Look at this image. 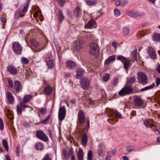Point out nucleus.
<instances>
[{"label":"nucleus","instance_id":"nucleus-59","mask_svg":"<svg viewBox=\"0 0 160 160\" xmlns=\"http://www.w3.org/2000/svg\"><path fill=\"white\" fill-rule=\"evenodd\" d=\"M156 70L158 73H160V64L157 65Z\"/></svg>","mask_w":160,"mask_h":160},{"label":"nucleus","instance_id":"nucleus-29","mask_svg":"<svg viewBox=\"0 0 160 160\" xmlns=\"http://www.w3.org/2000/svg\"><path fill=\"white\" fill-rule=\"evenodd\" d=\"M127 14L132 17H137L138 15V13L135 12L128 11L127 12Z\"/></svg>","mask_w":160,"mask_h":160},{"label":"nucleus","instance_id":"nucleus-35","mask_svg":"<svg viewBox=\"0 0 160 160\" xmlns=\"http://www.w3.org/2000/svg\"><path fill=\"white\" fill-rule=\"evenodd\" d=\"M58 18L59 19V21L60 22H62V20H63L64 18V16L63 15V14L62 13V12L61 11V10H60L58 11Z\"/></svg>","mask_w":160,"mask_h":160},{"label":"nucleus","instance_id":"nucleus-62","mask_svg":"<svg viewBox=\"0 0 160 160\" xmlns=\"http://www.w3.org/2000/svg\"><path fill=\"white\" fill-rule=\"evenodd\" d=\"M116 150H112L111 151V153L112 155V156H113L116 153Z\"/></svg>","mask_w":160,"mask_h":160},{"label":"nucleus","instance_id":"nucleus-40","mask_svg":"<svg viewBox=\"0 0 160 160\" xmlns=\"http://www.w3.org/2000/svg\"><path fill=\"white\" fill-rule=\"evenodd\" d=\"M135 78L134 77H131L128 79L127 82L129 84H132L135 82Z\"/></svg>","mask_w":160,"mask_h":160},{"label":"nucleus","instance_id":"nucleus-60","mask_svg":"<svg viewBox=\"0 0 160 160\" xmlns=\"http://www.w3.org/2000/svg\"><path fill=\"white\" fill-rule=\"evenodd\" d=\"M1 21L3 23H6V19L5 18L1 17Z\"/></svg>","mask_w":160,"mask_h":160},{"label":"nucleus","instance_id":"nucleus-52","mask_svg":"<svg viewBox=\"0 0 160 160\" xmlns=\"http://www.w3.org/2000/svg\"><path fill=\"white\" fill-rule=\"evenodd\" d=\"M121 6H124L127 4V2L126 0H120Z\"/></svg>","mask_w":160,"mask_h":160},{"label":"nucleus","instance_id":"nucleus-42","mask_svg":"<svg viewBox=\"0 0 160 160\" xmlns=\"http://www.w3.org/2000/svg\"><path fill=\"white\" fill-rule=\"evenodd\" d=\"M39 111L42 114H44L47 112L46 108H41L39 109Z\"/></svg>","mask_w":160,"mask_h":160},{"label":"nucleus","instance_id":"nucleus-15","mask_svg":"<svg viewBox=\"0 0 160 160\" xmlns=\"http://www.w3.org/2000/svg\"><path fill=\"white\" fill-rule=\"evenodd\" d=\"M103 145L102 144H100L98 146V149L97 152L98 155L100 157H103L104 156V153L103 151Z\"/></svg>","mask_w":160,"mask_h":160},{"label":"nucleus","instance_id":"nucleus-21","mask_svg":"<svg viewBox=\"0 0 160 160\" xmlns=\"http://www.w3.org/2000/svg\"><path fill=\"white\" fill-rule=\"evenodd\" d=\"M74 14L77 17L81 15V11L79 7L77 6L75 8L74 10Z\"/></svg>","mask_w":160,"mask_h":160},{"label":"nucleus","instance_id":"nucleus-54","mask_svg":"<svg viewBox=\"0 0 160 160\" xmlns=\"http://www.w3.org/2000/svg\"><path fill=\"white\" fill-rule=\"evenodd\" d=\"M8 83L9 86L11 88H13V82L10 79L8 80Z\"/></svg>","mask_w":160,"mask_h":160},{"label":"nucleus","instance_id":"nucleus-18","mask_svg":"<svg viewBox=\"0 0 160 160\" xmlns=\"http://www.w3.org/2000/svg\"><path fill=\"white\" fill-rule=\"evenodd\" d=\"M67 67L70 69H73L76 66V64L73 61H69L66 62Z\"/></svg>","mask_w":160,"mask_h":160},{"label":"nucleus","instance_id":"nucleus-3","mask_svg":"<svg viewBox=\"0 0 160 160\" xmlns=\"http://www.w3.org/2000/svg\"><path fill=\"white\" fill-rule=\"evenodd\" d=\"M12 46V49L15 53L19 55L21 53L22 47L18 42H13Z\"/></svg>","mask_w":160,"mask_h":160},{"label":"nucleus","instance_id":"nucleus-63","mask_svg":"<svg viewBox=\"0 0 160 160\" xmlns=\"http://www.w3.org/2000/svg\"><path fill=\"white\" fill-rule=\"evenodd\" d=\"M70 102L72 104H74L75 102V100L74 99H72L70 100Z\"/></svg>","mask_w":160,"mask_h":160},{"label":"nucleus","instance_id":"nucleus-43","mask_svg":"<svg viewBox=\"0 0 160 160\" xmlns=\"http://www.w3.org/2000/svg\"><path fill=\"white\" fill-rule=\"evenodd\" d=\"M110 78L109 74L108 73H106L103 77V80L105 82L107 81Z\"/></svg>","mask_w":160,"mask_h":160},{"label":"nucleus","instance_id":"nucleus-56","mask_svg":"<svg viewBox=\"0 0 160 160\" xmlns=\"http://www.w3.org/2000/svg\"><path fill=\"white\" fill-rule=\"evenodd\" d=\"M118 45V43L116 42H112V45L114 47L115 49H116Z\"/></svg>","mask_w":160,"mask_h":160},{"label":"nucleus","instance_id":"nucleus-30","mask_svg":"<svg viewBox=\"0 0 160 160\" xmlns=\"http://www.w3.org/2000/svg\"><path fill=\"white\" fill-rule=\"evenodd\" d=\"M125 150L128 152H131L135 150V148L132 146H129L125 148Z\"/></svg>","mask_w":160,"mask_h":160},{"label":"nucleus","instance_id":"nucleus-7","mask_svg":"<svg viewBox=\"0 0 160 160\" xmlns=\"http://www.w3.org/2000/svg\"><path fill=\"white\" fill-rule=\"evenodd\" d=\"M81 87L85 90L87 89L90 85V82L88 79L86 78H83L81 81Z\"/></svg>","mask_w":160,"mask_h":160},{"label":"nucleus","instance_id":"nucleus-22","mask_svg":"<svg viewBox=\"0 0 160 160\" xmlns=\"http://www.w3.org/2000/svg\"><path fill=\"white\" fill-rule=\"evenodd\" d=\"M88 139L87 137V135L86 133H83L82 137V144L83 146H85L86 145Z\"/></svg>","mask_w":160,"mask_h":160},{"label":"nucleus","instance_id":"nucleus-39","mask_svg":"<svg viewBox=\"0 0 160 160\" xmlns=\"http://www.w3.org/2000/svg\"><path fill=\"white\" fill-rule=\"evenodd\" d=\"M112 112L115 115L116 117H118L120 118H122V116L121 114L117 110H113Z\"/></svg>","mask_w":160,"mask_h":160},{"label":"nucleus","instance_id":"nucleus-14","mask_svg":"<svg viewBox=\"0 0 160 160\" xmlns=\"http://www.w3.org/2000/svg\"><path fill=\"white\" fill-rule=\"evenodd\" d=\"M148 53L152 58L155 59L156 58L155 52L153 48L150 46L148 47Z\"/></svg>","mask_w":160,"mask_h":160},{"label":"nucleus","instance_id":"nucleus-5","mask_svg":"<svg viewBox=\"0 0 160 160\" xmlns=\"http://www.w3.org/2000/svg\"><path fill=\"white\" fill-rule=\"evenodd\" d=\"M132 89L129 86L125 87L122 88L119 92L118 94L121 96H123L126 95L132 92Z\"/></svg>","mask_w":160,"mask_h":160},{"label":"nucleus","instance_id":"nucleus-25","mask_svg":"<svg viewBox=\"0 0 160 160\" xmlns=\"http://www.w3.org/2000/svg\"><path fill=\"white\" fill-rule=\"evenodd\" d=\"M95 22L93 19L90 20L87 23V25L85 26L87 28H89L92 27L94 24Z\"/></svg>","mask_w":160,"mask_h":160},{"label":"nucleus","instance_id":"nucleus-41","mask_svg":"<svg viewBox=\"0 0 160 160\" xmlns=\"http://www.w3.org/2000/svg\"><path fill=\"white\" fill-rule=\"evenodd\" d=\"M21 62L22 63L24 64H27L29 63L28 60L24 57L21 58Z\"/></svg>","mask_w":160,"mask_h":160},{"label":"nucleus","instance_id":"nucleus-28","mask_svg":"<svg viewBox=\"0 0 160 160\" xmlns=\"http://www.w3.org/2000/svg\"><path fill=\"white\" fill-rule=\"evenodd\" d=\"M78 160H82L83 157V150L81 149H79L78 154Z\"/></svg>","mask_w":160,"mask_h":160},{"label":"nucleus","instance_id":"nucleus-49","mask_svg":"<svg viewBox=\"0 0 160 160\" xmlns=\"http://www.w3.org/2000/svg\"><path fill=\"white\" fill-rule=\"evenodd\" d=\"M24 102H20L19 103V106L21 107L22 108H25L28 107V106H27Z\"/></svg>","mask_w":160,"mask_h":160},{"label":"nucleus","instance_id":"nucleus-33","mask_svg":"<svg viewBox=\"0 0 160 160\" xmlns=\"http://www.w3.org/2000/svg\"><path fill=\"white\" fill-rule=\"evenodd\" d=\"M86 2L87 4L88 5L92 6L96 5L97 2V1L96 0H94L93 1L89 0L86 1Z\"/></svg>","mask_w":160,"mask_h":160},{"label":"nucleus","instance_id":"nucleus-6","mask_svg":"<svg viewBox=\"0 0 160 160\" xmlns=\"http://www.w3.org/2000/svg\"><path fill=\"white\" fill-rule=\"evenodd\" d=\"M66 110L64 107H60L58 112V119L60 121H62L65 118Z\"/></svg>","mask_w":160,"mask_h":160},{"label":"nucleus","instance_id":"nucleus-24","mask_svg":"<svg viewBox=\"0 0 160 160\" xmlns=\"http://www.w3.org/2000/svg\"><path fill=\"white\" fill-rule=\"evenodd\" d=\"M32 95H31L28 94L25 95L23 98V102L25 103L28 102L32 98Z\"/></svg>","mask_w":160,"mask_h":160},{"label":"nucleus","instance_id":"nucleus-27","mask_svg":"<svg viewBox=\"0 0 160 160\" xmlns=\"http://www.w3.org/2000/svg\"><path fill=\"white\" fill-rule=\"evenodd\" d=\"M153 40L155 41H160V34L155 33L153 36Z\"/></svg>","mask_w":160,"mask_h":160},{"label":"nucleus","instance_id":"nucleus-16","mask_svg":"<svg viewBox=\"0 0 160 160\" xmlns=\"http://www.w3.org/2000/svg\"><path fill=\"white\" fill-rule=\"evenodd\" d=\"M7 70L12 75H15L17 73L16 69L12 66H9L7 68Z\"/></svg>","mask_w":160,"mask_h":160},{"label":"nucleus","instance_id":"nucleus-20","mask_svg":"<svg viewBox=\"0 0 160 160\" xmlns=\"http://www.w3.org/2000/svg\"><path fill=\"white\" fill-rule=\"evenodd\" d=\"M84 72V71L82 68H78L77 70L76 78H79L81 76L83 75Z\"/></svg>","mask_w":160,"mask_h":160},{"label":"nucleus","instance_id":"nucleus-45","mask_svg":"<svg viewBox=\"0 0 160 160\" xmlns=\"http://www.w3.org/2000/svg\"><path fill=\"white\" fill-rule=\"evenodd\" d=\"M21 108V107L19 106V105H18L17 106V113L18 114L20 115H21L22 113Z\"/></svg>","mask_w":160,"mask_h":160},{"label":"nucleus","instance_id":"nucleus-8","mask_svg":"<svg viewBox=\"0 0 160 160\" xmlns=\"http://www.w3.org/2000/svg\"><path fill=\"white\" fill-rule=\"evenodd\" d=\"M36 134L37 137L40 139L46 142H48V137L42 131H38L37 132Z\"/></svg>","mask_w":160,"mask_h":160},{"label":"nucleus","instance_id":"nucleus-13","mask_svg":"<svg viewBox=\"0 0 160 160\" xmlns=\"http://www.w3.org/2000/svg\"><path fill=\"white\" fill-rule=\"evenodd\" d=\"M22 86L20 82L18 81L14 82V89L15 92L16 93H18L22 91Z\"/></svg>","mask_w":160,"mask_h":160},{"label":"nucleus","instance_id":"nucleus-4","mask_svg":"<svg viewBox=\"0 0 160 160\" xmlns=\"http://www.w3.org/2000/svg\"><path fill=\"white\" fill-rule=\"evenodd\" d=\"M89 53L92 55H95L99 52L98 44L96 43H92L90 45Z\"/></svg>","mask_w":160,"mask_h":160},{"label":"nucleus","instance_id":"nucleus-1","mask_svg":"<svg viewBox=\"0 0 160 160\" xmlns=\"http://www.w3.org/2000/svg\"><path fill=\"white\" fill-rule=\"evenodd\" d=\"M28 10V5L24 6L22 8H19L18 9L14 14L15 18L18 19L20 17L23 16Z\"/></svg>","mask_w":160,"mask_h":160},{"label":"nucleus","instance_id":"nucleus-44","mask_svg":"<svg viewBox=\"0 0 160 160\" xmlns=\"http://www.w3.org/2000/svg\"><path fill=\"white\" fill-rule=\"evenodd\" d=\"M137 50L135 49L132 52V56L135 59H137Z\"/></svg>","mask_w":160,"mask_h":160},{"label":"nucleus","instance_id":"nucleus-51","mask_svg":"<svg viewBox=\"0 0 160 160\" xmlns=\"http://www.w3.org/2000/svg\"><path fill=\"white\" fill-rule=\"evenodd\" d=\"M42 160H52L49 157V155L48 154H46L43 157Z\"/></svg>","mask_w":160,"mask_h":160},{"label":"nucleus","instance_id":"nucleus-12","mask_svg":"<svg viewBox=\"0 0 160 160\" xmlns=\"http://www.w3.org/2000/svg\"><path fill=\"white\" fill-rule=\"evenodd\" d=\"M135 106L140 107L143 103V101L141 98L136 96L133 100Z\"/></svg>","mask_w":160,"mask_h":160},{"label":"nucleus","instance_id":"nucleus-50","mask_svg":"<svg viewBox=\"0 0 160 160\" xmlns=\"http://www.w3.org/2000/svg\"><path fill=\"white\" fill-rule=\"evenodd\" d=\"M41 11L40 10H37L33 14V16L35 18L37 17L38 16L39 13H41Z\"/></svg>","mask_w":160,"mask_h":160},{"label":"nucleus","instance_id":"nucleus-48","mask_svg":"<svg viewBox=\"0 0 160 160\" xmlns=\"http://www.w3.org/2000/svg\"><path fill=\"white\" fill-rule=\"evenodd\" d=\"M4 128V124L2 119L0 118V130L2 131Z\"/></svg>","mask_w":160,"mask_h":160},{"label":"nucleus","instance_id":"nucleus-17","mask_svg":"<svg viewBox=\"0 0 160 160\" xmlns=\"http://www.w3.org/2000/svg\"><path fill=\"white\" fill-rule=\"evenodd\" d=\"M7 98L8 103L9 104H12L14 102V97L9 92H7Z\"/></svg>","mask_w":160,"mask_h":160},{"label":"nucleus","instance_id":"nucleus-34","mask_svg":"<svg viewBox=\"0 0 160 160\" xmlns=\"http://www.w3.org/2000/svg\"><path fill=\"white\" fill-rule=\"evenodd\" d=\"M43 147V145L40 142H38L35 145V148L37 150H41L42 149Z\"/></svg>","mask_w":160,"mask_h":160},{"label":"nucleus","instance_id":"nucleus-47","mask_svg":"<svg viewBox=\"0 0 160 160\" xmlns=\"http://www.w3.org/2000/svg\"><path fill=\"white\" fill-rule=\"evenodd\" d=\"M117 59L118 60H120L122 62H123L126 58L122 56H118L117 57Z\"/></svg>","mask_w":160,"mask_h":160},{"label":"nucleus","instance_id":"nucleus-38","mask_svg":"<svg viewBox=\"0 0 160 160\" xmlns=\"http://www.w3.org/2000/svg\"><path fill=\"white\" fill-rule=\"evenodd\" d=\"M88 160H92V152L91 150H89L87 155Z\"/></svg>","mask_w":160,"mask_h":160},{"label":"nucleus","instance_id":"nucleus-10","mask_svg":"<svg viewBox=\"0 0 160 160\" xmlns=\"http://www.w3.org/2000/svg\"><path fill=\"white\" fill-rule=\"evenodd\" d=\"M78 120L80 124H83L85 121V117L83 112L80 110L78 113Z\"/></svg>","mask_w":160,"mask_h":160},{"label":"nucleus","instance_id":"nucleus-37","mask_svg":"<svg viewBox=\"0 0 160 160\" xmlns=\"http://www.w3.org/2000/svg\"><path fill=\"white\" fill-rule=\"evenodd\" d=\"M31 44L32 48L34 47L35 48H37L39 46V44L38 42L35 40H32L31 42Z\"/></svg>","mask_w":160,"mask_h":160},{"label":"nucleus","instance_id":"nucleus-31","mask_svg":"<svg viewBox=\"0 0 160 160\" xmlns=\"http://www.w3.org/2000/svg\"><path fill=\"white\" fill-rule=\"evenodd\" d=\"M2 143L3 146L7 152L8 151V147L7 141L3 139L2 141Z\"/></svg>","mask_w":160,"mask_h":160},{"label":"nucleus","instance_id":"nucleus-53","mask_svg":"<svg viewBox=\"0 0 160 160\" xmlns=\"http://www.w3.org/2000/svg\"><path fill=\"white\" fill-rule=\"evenodd\" d=\"M114 11L115 15L116 17L119 16L120 15V12L119 10L118 9H115L114 10Z\"/></svg>","mask_w":160,"mask_h":160},{"label":"nucleus","instance_id":"nucleus-23","mask_svg":"<svg viewBox=\"0 0 160 160\" xmlns=\"http://www.w3.org/2000/svg\"><path fill=\"white\" fill-rule=\"evenodd\" d=\"M123 62L124 68L126 69H128L131 65V61L126 58Z\"/></svg>","mask_w":160,"mask_h":160},{"label":"nucleus","instance_id":"nucleus-58","mask_svg":"<svg viewBox=\"0 0 160 160\" xmlns=\"http://www.w3.org/2000/svg\"><path fill=\"white\" fill-rule=\"evenodd\" d=\"M115 3L116 5L117 6H121L120 0L116 1Z\"/></svg>","mask_w":160,"mask_h":160},{"label":"nucleus","instance_id":"nucleus-55","mask_svg":"<svg viewBox=\"0 0 160 160\" xmlns=\"http://www.w3.org/2000/svg\"><path fill=\"white\" fill-rule=\"evenodd\" d=\"M155 82L156 86H158L160 84V78H157L155 79Z\"/></svg>","mask_w":160,"mask_h":160},{"label":"nucleus","instance_id":"nucleus-36","mask_svg":"<svg viewBox=\"0 0 160 160\" xmlns=\"http://www.w3.org/2000/svg\"><path fill=\"white\" fill-rule=\"evenodd\" d=\"M123 35L125 36L127 35L130 32V30L127 28L125 27L123 29Z\"/></svg>","mask_w":160,"mask_h":160},{"label":"nucleus","instance_id":"nucleus-46","mask_svg":"<svg viewBox=\"0 0 160 160\" xmlns=\"http://www.w3.org/2000/svg\"><path fill=\"white\" fill-rule=\"evenodd\" d=\"M143 123L145 126L148 127H150L151 128L153 127V125L150 124L148 122L147 120L144 121L143 122Z\"/></svg>","mask_w":160,"mask_h":160},{"label":"nucleus","instance_id":"nucleus-2","mask_svg":"<svg viewBox=\"0 0 160 160\" xmlns=\"http://www.w3.org/2000/svg\"><path fill=\"white\" fill-rule=\"evenodd\" d=\"M138 82L142 84L145 85L148 82V78L146 75L142 72H139L137 74Z\"/></svg>","mask_w":160,"mask_h":160},{"label":"nucleus","instance_id":"nucleus-26","mask_svg":"<svg viewBox=\"0 0 160 160\" xmlns=\"http://www.w3.org/2000/svg\"><path fill=\"white\" fill-rule=\"evenodd\" d=\"M44 92L47 95H49L52 92V88L50 86H48L44 88Z\"/></svg>","mask_w":160,"mask_h":160},{"label":"nucleus","instance_id":"nucleus-32","mask_svg":"<svg viewBox=\"0 0 160 160\" xmlns=\"http://www.w3.org/2000/svg\"><path fill=\"white\" fill-rule=\"evenodd\" d=\"M155 86V84L153 83L152 85H150L148 86H147L145 87L140 90V91L141 92H143L145 91H146L149 89H150L151 88H153Z\"/></svg>","mask_w":160,"mask_h":160},{"label":"nucleus","instance_id":"nucleus-64","mask_svg":"<svg viewBox=\"0 0 160 160\" xmlns=\"http://www.w3.org/2000/svg\"><path fill=\"white\" fill-rule=\"evenodd\" d=\"M123 160H129L128 158L126 156H123L122 157Z\"/></svg>","mask_w":160,"mask_h":160},{"label":"nucleus","instance_id":"nucleus-61","mask_svg":"<svg viewBox=\"0 0 160 160\" xmlns=\"http://www.w3.org/2000/svg\"><path fill=\"white\" fill-rule=\"evenodd\" d=\"M118 82V78H115L114 81V83L115 85H117Z\"/></svg>","mask_w":160,"mask_h":160},{"label":"nucleus","instance_id":"nucleus-57","mask_svg":"<svg viewBox=\"0 0 160 160\" xmlns=\"http://www.w3.org/2000/svg\"><path fill=\"white\" fill-rule=\"evenodd\" d=\"M49 118H50V116H48L45 119H44V120L42 121V123L43 124L45 123L46 122H47V121L49 119Z\"/></svg>","mask_w":160,"mask_h":160},{"label":"nucleus","instance_id":"nucleus-9","mask_svg":"<svg viewBox=\"0 0 160 160\" xmlns=\"http://www.w3.org/2000/svg\"><path fill=\"white\" fill-rule=\"evenodd\" d=\"M84 42V40L82 39H79L74 44V47L76 49L79 50L82 48L83 46V43Z\"/></svg>","mask_w":160,"mask_h":160},{"label":"nucleus","instance_id":"nucleus-19","mask_svg":"<svg viewBox=\"0 0 160 160\" xmlns=\"http://www.w3.org/2000/svg\"><path fill=\"white\" fill-rule=\"evenodd\" d=\"M115 57L114 55L110 56L105 60V64L108 65L113 62L115 60Z\"/></svg>","mask_w":160,"mask_h":160},{"label":"nucleus","instance_id":"nucleus-11","mask_svg":"<svg viewBox=\"0 0 160 160\" xmlns=\"http://www.w3.org/2000/svg\"><path fill=\"white\" fill-rule=\"evenodd\" d=\"M46 61L48 68H52L53 67V62L52 55L48 56L46 58Z\"/></svg>","mask_w":160,"mask_h":160}]
</instances>
